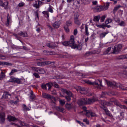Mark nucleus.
Here are the masks:
<instances>
[{"label": "nucleus", "mask_w": 127, "mask_h": 127, "mask_svg": "<svg viewBox=\"0 0 127 127\" xmlns=\"http://www.w3.org/2000/svg\"><path fill=\"white\" fill-rule=\"evenodd\" d=\"M97 100V98L95 97H94L92 98L87 99L86 98H83L78 100L77 103L79 105L89 104L95 102Z\"/></svg>", "instance_id": "f257e3e1"}, {"label": "nucleus", "mask_w": 127, "mask_h": 127, "mask_svg": "<svg viewBox=\"0 0 127 127\" xmlns=\"http://www.w3.org/2000/svg\"><path fill=\"white\" fill-rule=\"evenodd\" d=\"M113 102L117 106H119L121 108L127 109V107L126 106L124 105H121L116 99L114 98L111 99L109 101L106 103V104L107 105H111L112 104Z\"/></svg>", "instance_id": "f03ea898"}, {"label": "nucleus", "mask_w": 127, "mask_h": 127, "mask_svg": "<svg viewBox=\"0 0 127 127\" xmlns=\"http://www.w3.org/2000/svg\"><path fill=\"white\" fill-rule=\"evenodd\" d=\"M108 86H112L119 87L123 90H127V88L124 87L119 84H118L115 82H112L110 81H107Z\"/></svg>", "instance_id": "7ed1b4c3"}, {"label": "nucleus", "mask_w": 127, "mask_h": 127, "mask_svg": "<svg viewBox=\"0 0 127 127\" xmlns=\"http://www.w3.org/2000/svg\"><path fill=\"white\" fill-rule=\"evenodd\" d=\"M85 82L86 83L92 85H95L99 86H103L102 84V81L98 79L96 80L94 82H93L87 80H85Z\"/></svg>", "instance_id": "20e7f679"}, {"label": "nucleus", "mask_w": 127, "mask_h": 127, "mask_svg": "<svg viewBox=\"0 0 127 127\" xmlns=\"http://www.w3.org/2000/svg\"><path fill=\"white\" fill-rule=\"evenodd\" d=\"M31 68L33 70L37 72L39 74H44L46 73L45 71L42 68L32 67Z\"/></svg>", "instance_id": "39448f33"}, {"label": "nucleus", "mask_w": 127, "mask_h": 127, "mask_svg": "<svg viewBox=\"0 0 127 127\" xmlns=\"http://www.w3.org/2000/svg\"><path fill=\"white\" fill-rule=\"evenodd\" d=\"M61 91L62 92L66 93L69 96H65V97L67 101H69L71 99L70 97L71 96H72V94L69 91H67L66 90L64 89H61Z\"/></svg>", "instance_id": "423d86ee"}, {"label": "nucleus", "mask_w": 127, "mask_h": 127, "mask_svg": "<svg viewBox=\"0 0 127 127\" xmlns=\"http://www.w3.org/2000/svg\"><path fill=\"white\" fill-rule=\"evenodd\" d=\"M79 14L78 12H76L74 15V22L75 24L79 26L81 24L80 21L78 19Z\"/></svg>", "instance_id": "0eeeda50"}, {"label": "nucleus", "mask_w": 127, "mask_h": 127, "mask_svg": "<svg viewBox=\"0 0 127 127\" xmlns=\"http://www.w3.org/2000/svg\"><path fill=\"white\" fill-rule=\"evenodd\" d=\"M74 37L73 35H71L70 37V38L69 41L68 42L69 46H74V47H76V45L74 41Z\"/></svg>", "instance_id": "6e6552de"}, {"label": "nucleus", "mask_w": 127, "mask_h": 127, "mask_svg": "<svg viewBox=\"0 0 127 127\" xmlns=\"http://www.w3.org/2000/svg\"><path fill=\"white\" fill-rule=\"evenodd\" d=\"M122 46L121 45H118L115 46L113 49L112 53L113 54H117L120 51Z\"/></svg>", "instance_id": "1a4fd4ad"}, {"label": "nucleus", "mask_w": 127, "mask_h": 127, "mask_svg": "<svg viewBox=\"0 0 127 127\" xmlns=\"http://www.w3.org/2000/svg\"><path fill=\"white\" fill-rule=\"evenodd\" d=\"M5 113L1 112L0 113V122L1 124L3 123L5 121Z\"/></svg>", "instance_id": "9d476101"}, {"label": "nucleus", "mask_w": 127, "mask_h": 127, "mask_svg": "<svg viewBox=\"0 0 127 127\" xmlns=\"http://www.w3.org/2000/svg\"><path fill=\"white\" fill-rule=\"evenodd\" d=\"M51 63L50 61H45L43 62H37V65L39 66H43L45 65L50 64Z\"/></svg>", "instance_id": "9b49d317"}, {"label": "nucleus", "mask_w": 127, "mask_h": 127, "mask_svg": "<svg viewBox=\"0 0 127 127\" xmlns=\"http://www.w3.org/2000/svg\"><path fill=\"white\" fill-rule=\"evenodd\" d=\"M44 2L38 0V1H36L35 3L33 4L32 5L34 7L38 9L39 8L40 5L42 4Z\"/></svg>", "instance_id": "f8f14e48"}, {"label": "nucleus", "mask_w": 127, "mask_h": 127, "mask_svg": "<svg viewBox=\"0 0 127 127\" xmlns=\"http://www.w3.org/2000/svg\"><path fill=\"white\" fill-rule=\"evenodd\" d=\"M86 115L88 117H90V116L92 117L96 116V115L95 113L89 111H86Z\"/></svg>", "instance_id": "ddd939ff"}, {"label": "nucleus", "mask_w": 127, "mask_h": 127, "mask_svg": "<svg viewBox=\"0 0 127 127\" xmlns=\"http://www.w3.org/2000/svg\"><path fill=\"white\" fill-rule=\"evenodd\" d=\"M80 93L82 94H86V95H92L91 94H89L88 93V91H86L85 88H81L80 87Z\"/></svg>", "instance_id": "4468645a"}, {"label": "nucleus", "mask_w": 127, "mask_h": 127, "mask_svg": "<svg viewBox=\"0 0 127 127\" xmlns=\"http://www.w3.org/2000/svg\"><path fill=\"white\" fill-rule=\"evenodd\" d=\"M11 98V95L7 92L4 93L2 97V98L4 99L6 98L10 99Z\"/></svg>", "instance_id": "2eb2a0df"}, {"label": "nucleus", "mask_w": 127, "mask_h": 127, "mask_svg": "<svg viewBox=\"0 0 127 127\" xmlns=\"http://www.w3.org/2000/svg\"><path fill=\"white\" fill-rule=\"evenodd\" d=\"M61 24L60 22L58 21H57L54 22L52 24L53 27L55 28H58Z\"/></svg>", "instance_id": "dca6fc26"}, {"label": "nucleus", "mask_w": 127, "mask_h": 127, "mask_svg": "<svg viewBox=\"0 0 127 127\" xmlns=\"http://www.w3.org/2000/svg\"><path fill=\"white\" fill-rule=\"evenodd\" d=\"M7 119L9 121H15L16 120H18V119L16 118L15 117L12 116L10 115H8L7 117Z\"/></svg>", "instance_id": "f3484780"}, {"label": "nucleus", "mask_w": 127, "mask_h": 127, "mask_svg": "<svg viewBox=\"0 0 127 127\" xmlns=\"http://www.w3.org/2000/svg\"><path fill=\"white\" fill-rule=\"evenodd\" d=\"M47 45L48 47L52 48H55L56 46L55 44L52 42L47 43Z\"/></svg>", "instance_id": "a211bd4d"}, {"label": "nucleus", "mask_w": 127, "mask_h": 127, "mask_svg": "<svg viewBox=\"0 0 127 127\" xmlns=\"http://www.w3.org/2000/svg\"><path fill=\"white\" fill-rule=\"evenodd\" d=\"M50 95L44 93H43L42 94V97L44 98L49 99V98L50 97Z\"/></svg>", "instance_id": "6ab92c4d"}, {"label": "nucleus", "mask_w": 127, "mask_h": 127, "mask_svg": "<svg viewBox=\"0 0 127 127\" xmlns=\"http://www.w3.org/2000/svg\"><path fill=\"white\" fill-rule=\"evenodd\" d=\"M30 95H31L30 96V100L32 101L35 100L36 98L35 96L34 95L32 91H31Z\"/></svg>", "instance_id": "aec40b11"}, {"label": "nucleus", "mask_w": 127, "mask_h": 127, "mask_svg": "<svg viewBox=\"0 0 127 127\" xmlns=\"http://www.w3.org/2000/svg\"><path fill=\"white\" fill-rule=\"evenodd\" d=\"M94 8L96 10L97 12L104 10H103V7L101 6H95V7Z\"/></svg>", "instance_id": "412c9836"}, {"label": "nucleus", "mask_w": 127, "mask_h": 127, "mask_svg": "<svg viewBox=\"0 0 127 127\" xmlns=\"http://www.w3.org/2000/svg\"><path fill=\"white\" fill-rule=\"evenodd\" d=\"M65 107L68 110L70 109L74 108V106L72 105V103L70 104L67 103L65 105Z\"/></svg>", "instance_id": "4be33fe9"}, {"label": "nucleus", "mask_w": 127, "mask_h": 127, "mask_svg": "<svg viewBox=\"0 0 127 127\" xmlns=\"http://www.w3.org/2000/svg\"><path fill=\"white\" fill-rule=\"evenodd\" d=\"M23 80L22 79L16 78L15 83L18 84H21L23 83Z\"/></svg>", "instance_id": "5701e85b"}, {"label": "nucleus", "mask_w": 127, "mask_h": 127, "mask_svg": "<svg viewBox=\"0 0 127 127\" xmlns=\"http://www.w3.org/2000/svg\"><path fill=\"white\" fill-rule=\"evenodd\" d=\"M5 77V75L4 72L2 71L0 75V80H2Z\"/></svg>", "instance_id": "b1692460"}, {"label": "nucleus", "mask_w": 127, "mask_h": 127, "mask_svg": "<svg viewBox=\"0 0 127 127\" xmlns=\"http://www.w3.org/2000/svg\"><path fill=\"white\" fill-rule=\"evenodd\" d=\"M18 35H20L21 36H22L23 37H27L28 35L27 33L26 32H20V33H19Z\"/></svg>", "instance_id": "393cba45"}, {"label": "nucleus", "mask_w": 127, "mask_h": 127, "mask_svg": "<svg viewBox=\"0 0 127 127\" xmlns=\"http://www.w3.org/2000/svg\"><path fill=\"white\" fill-rule=\"evenodd\" d=\"M111 47H108L103 53V54L105 55L108 54V53L111 50Z\"/></svg>", "instance_id": "a878e982"}, {"label": "nucleus", "mask_w": 127, "mask_h": 127, "mask_svg": "<svg viewBox=\"0 0 127 127\" xmlns=\"http://www.w3.org/2000/svg\"><path fill=\"white\" fill-rule=\"evenodd\" d=\"M56 109L57 110L61 112L64 113L65 112V110L64 109L60 107H57Z\"/></svg>", "instance_id": "bb28decb"}, {"label": "nucleus", "mask_w": 127, "mask_h": 127, "mask_svg": "<svg viewBox=\"0 0 127 127\" xmlns=\"http://www.w3.org/2000/svg\"><path fill=\"white\" fill-rule=\"evenodd\" d=\"M109 33L108 32H104L101 33L99 35L100 37L101 38H103L106 35Z\"/></svg>", "instance_id": "cd10ccee"}, {"label": "nucleus", "mask_w": 127, "mask_h": 127, "mask_svg": "<svg viewBox=\"0 0 127 127\" xmlns=\"http://www.w3.org/2000/svg\"><path fill=\"white\" fill-rule=\"evenodd\" d=\"M18 70L16 69H13L11 71V72L9 73V75L10 76L13 75L14 73L17 72Z\"/></svg>", "instance_id": "c85d7f7f"}, {"label": "nucleus", "mask_w": 127, "mask_h": 127, "mask_svg": "<svg viewBox=\"0 0 127 127\" xmlns=\"http://www.w3.org/2000/svg\"><path fill=\"white\" fill-rule=\"evenodd\" d=\"M100 18V16H95L94 17L93 20L95 22H97L99 21Z\"/></svg>", "instance_id": "c756f323"}, {"label": "nucleus", "mask_w": 127, "mask_h": 127, "mask_svg": "<svg viewBox=\"0 0 127 127\" xmlns=\"http://www.w3.org/2000/svg\"><path fill=\"white\" fill-rule=\"evenodd\" d=\"M49 99L51 101V102L55 103V102L56 101V99L54 97L51 95L50 97L49 98Z\"/></svg>", "instance_id": "7c9ffc66"}, {"label": "nucleus", "mask_w": 127, "mask_h": 127, "mask_svg": "<svg viewBox=\"0 0 127 127\" xmlns=\"http://www.w3.org/2000/svg\"><path fill=\"white\" fill-rule=\"evenodd\" d=\"M16 79V78H15L14 77L11 76L10 77V78L9 81L15 83Z\"/></svg>", "instance_id": "2f4dec72"}, {"label": "nucleus", "mask_w": 127, "mask_h": 127, "mask_svg": "<svg viewBox=\"0 0 127 127\" xmlns=\"http://www.w3.org/2000/svg\"><path fill=\"white\" fill-rule=\"evenodd\" d=\"M7 21L6 23V25L8 26L9 24V22L10 21V18L9 15H7Z\"/></svg>", "instance_id": "473e14b6"}, {"label": "nucleus", "mask_w": 127, "mask_h": 127, "mask_svg": "<svg viewBox=\"0 0 127 127\" xmlns=\"http://www.w3.org/2000/svg\"><path fill=\"white\" fill-rule=\"evenodd\" d=\"M23 108L24 111H27L30 110V109L27 107L25 104L23 105Z\"/></svg>", "instance_id": "72a5a7b5"}, {"label": "nucleus", "mask_w": 127, "mask_h": 127, "mask_svg": "<svg viewBox=\"0 0 127 127\" xmlns=\"http://www.w3.org/2000/svg\"><path fill=\"white\" fill-rule=\"evenodd\" d=\"M109 2H107L106 3L105 5L103 7V10H105L107 9L108 8L109 6Z\"/></svg>", "instance_id": "f704fd0d"}, {"label": "nucleus", "mask_w": 127, "mask_h": 127, "mask_svg": "<svg viewBox=\"0 0 127 127\" xmlns=\"http://www.w3.org/2000/svg\"><path fill=\"white\" fill-rule=\"evenodd\" d=\"M8 4V2H5L2 4V5L1 6L4 7L6 9Z\"/></svg>", "instance_id": "c9c22d12"}, {"label": "nucleus", "mask_w": 127, "mask_h": 127, "mask_svg": "<svg viewBox=\"0 0 127 127\" xmlns=\"http://www.w3.org/2000/svg\"><path fill=\"white\" fill-rule=\"evenodd\" d=\"M121 26H124L126 25V23L123 21H121L119 24Z\"/></svg>", "instance_id": "e433bc0d"}, {"label": "nucleus", "mask_w": 127, "mask_h": 127, "mask_svg": "<svg viewBox=\"0 0 127 127\" xmlns=\"http://www.w3.org/2000/svg\"><path fill=\"white\" fill-rule=\"evenodd\" d=\"M42 13L46 15H47L46 17L47 18H48L49 17V13L48 11H44L42 12Z\"/></svg>", "instance_id": "4c0bfd02"}, {"label": "nucleus", "mask_w": 127, "mask_h": 127, "mask_svg": "<svg viewBox=\"0 0 127 127\" xmlns=\"http://www.w3.org/2000/svg\"><path fill=\"white\" fill-rule=\"evenodd\" d=\"M46 84L47 87H48V90H49L50 89H51L53 85L52 83H47Z\"/></svg>", "instance_id": "58836bf2"}, {"label": "nucleus", "mask_w": 127, "mask_h": 127, "mask_svg": "<svg viewBox=\"0 0 127 127\" xmlns=\"http://www.w3.org/2000/svg\"><path fill=\"white\" fill-rule=\"evenodd\" d=\"M72 22L70 20H68L67 21L66 23V25L68 26H70L71 25Z\"/></svg>", "instance_id": "ea45409f"}, {"label": "nucleus", "mask_w": 127, "mask_h": 127, "mask_svg": "<svg viewBox=\"0 0 127 127\" xmlns=\"http://www.w3.org/2000/svg\"><path fill=\"white\" fill-rule=\"evenodd\" d=\"M121 7L120 5H119L115 7L113 9L114 12H116Z\"/></svg>", "instance_id": "a19ab883"}, {"label": "nucleus", "mask_w": 127, "mask_h": 127, "mask_svg": "<svg viewBox=\"0 0 127 127\" xmlns=\"http://www.w3.org/2000/svg\"><path fill=\"white\" fill-rule=\"evenodd\" d=\"M97 1L96 0L95 1H93L92 2V8H94L95 7H94V5H97Z\"/></svg>", "instance_id": "79ce46f5"}, {"label": "nucleus", "mask_w": 127, "mask_h": 127, "mask_svg": "<svg viewBox=\"0 0 127 127\" xmlns=\"http://www.w3.org/2000/svg\"><path fill=\"white\" fill-rule=\"evenodd\" d=\"M112 19H108L106 20L105 22V23L106 24H108L109 23H111L112 22Z\"/></svg>", "instance_id": "37998d69"}, {"label": "nucleus", "mask_w": 127, "mask_h": 127, "mask_svg": "<svg viewBox=\"0 0 127 127\" xmlns=\"http://www.w3.org/2000/svg\"><path fill=\"white\" fill-rule=\"evenodd\" d=\"M85 31L86 35H88L89 34V33L88 31V26L86 25L85 26Z\"/></svg>", "instance_id": "c03bdc74"}, {"label": "nucleus", "mask_w": 127, "mask_h": 127, "mask_svg": "<svg viewBox=\"0 0 127 127\" xmlns=\"http://www.w3.org/2000/svg\"><path fill=\"white\" fill-rule=\"evenodd\" d=\"M105 113L107 115L109 116L110 117H113L112 115L111 114L110 111L108 110L106 111L105 112Z\"/></svg>", "instance_id": "a18cd8bd"}, {"label": "nucleus", "mask_w": 127, "mask_h": 127, "mask_svg": "<svg viewBox=\"0 0 127 127\" xmlns=\"http://www.w3.org/2000/svg\"><path fill=\"white\" fill-rule=\"evenodd\" d=\"M44 54L46 55H49L52 54L50 53V52L48 51H43Z\"/></svg>", "instance_id": "49530a36"}, {"label": "nucleus", "mask_w": 127, "mask_h": 127, "mask_svg": "<svg viewBox=\"0 0 127 127\" xmlns=\"http://www.w3.org/2000/svg\"><path fill=\"white\" fill-rule=\"evenodd\" d=\"M77 75H81L82 77H84L86 76L87 75L86 74L84 73H77Z\"/></svg>", "instance_id": "de8ad7c7"}, {"label": "nucleus", "mask_w": 127, "mask_h": 127, "mask_svg": "<svg viewBox=\"0 0 127 127\" xmlns=\"http://www.w3.org/2000/svg\"><path fill=\"white\" fill-rule=\"evenodd\" d=\"M59 101L60 104L62 105H63L65 103V101L64 100L60 99Z\"/></svg>", "instance_id": "09e8293b"}, {"label": "nucleus", "mask_w": 127, "mask_h": 127, "mask_svg": "<svg viewBox=\"0 0 127 127\" xmlns=\"http://www.w3.org/2000/svg\"><path fill=\"white\" fill-rule=\"evenodd\" d=\"M64 29L65 31L66 32H68L69 31V28L68 27L66 26H65L64 27Z\"/></svg>", "instance_id": "8fccbe9b"}, {"label": "nucleus", "mask_w": 127, "mask_h": 127, "mask_svg": "<svg viewBox=\"0 0 127 127\" xmlns=\"http://www.w3.org/2000/svg\"><path fill=\"white\" fill-rule=\"evenodd\" d=\"M81 1L85 4H87L89 3L88 0H81Z\"/></svg>", "instance_id": "3c124183"}, {"label": "nucleus", "mask_w": 127, "mask_h": 127, "mask_svg": "<svg viewBox=\"0 0 127 127\" xmlns=\"http://www.w3.org/2000/svg\"><path fill=\"white\" fill-rule=\"evenodd\" d=\"M33 75L36 78H40V76L39 74L37 73H34Z\"/></svg>", "instance_id": "603ef678"}, {"label": "nucleus", "mask_w": 127, "mask_h": 127, "mask_svg": "<svg viewBox=\"0 0 127 127\" xmlns=\"http://www.w3.org/2000/svg\"><path fill=\"white\" fill-rule=\"evenodd\" d=\"M63 44L65 46H69V44L68 41L64 42H63Z\"/></svg>", "instance_id": "864d4df0"}, {"label": "nucleus", "mask_w": 127, "mask_h": 127, "mask_svg": "<svg viewBox=\"0 0 127 127\" xmlns=\"http://www.w3.org/2000/svg\"><path fill=\"white\" fill-rule=\"evenodd\" d=\"M6 58L5 56L1 54H0V59H5Z\"/></svg>", "instance_id": "5fc2aeb1"}, {"label": "nucleus", "mask_w": 127, "mask_h": 127, "mask_svg": "<svg viewBox=\"0 0 127 127\" xmlns=\"http://www.w3.org/2000/svg\"><path fill=\"white\" fill-rule=\"evenodd\" d=\"M25 3L23 2H21L19 3L18 4V6L19 7H22L24 6Z\"/></svg>", "instance_id": "6e6d98bb"}, {"label": "nucleus", "mask_w": 127, "mask_h": 127, "mask_svg": "<svg viewBox=\"0 0 127 127\" xmlns=\"http://www.w3.org/2000/svg\"><path fill=\"white\" fill-rule=\"evenodd\" d=\"M48 12H50L51 13H52L53 12V9L52 8L50 7H49L48 9Z\"/></svg>", "instance_id": "4d7b16f0"}, {"label": "nucleus", "mask_w": 127, "mask_h": 127, "mask_svg": "<svg viewBox=\"0 0 127 127\" xmlns=\"http://www.w3.org/2000/svg\"><path fill=\"white\" fill-rule=\"evenodd\" d=\"M83 121L85 122L87 124H89V120L87 119H85L83 120Z\"/></svg>", "instance_id": "13d9d810"}, {"label": "nucleus", "mask_w": 127, "mask_h": 127, "mask_svg": "<svg viewBox=\"0 0 127 127\" xmlns=\"http://www.w3.org/2000/svg\"><path fill=\"white\" fill-rule=\"evenodd\" d=\"M41 87L42 88L44 89H46V88L47 87V84H42L41 85Z\"/></svg>", "instance_id": "bf43d9fd"}, {"label": "nucleus", "mask_w": 127, "mask_h": 127, "mask_svg": "<svg viewBox=\"0 0 127 127\" xmlns=\"http://www.w3.org/2000/svg\"><path fill=\"white\" fill-rule=\"evenodd\" d=\"M119 59H125V55L121 56L119 57Z\"/></svg>", "instance_id": "052dcab7"}, {"label": "nucleus", "mask_w": 127, "mask_h": 127, "mask_svg": "<svg viewBox=\"0 0 127 127\" xmlns=\"http://www.w3.org/2000/svg\"><path fill=\"white\" fill-rule=\"evenodd\" d=\"M106 17L104 15L102 16L101 18V22H103L104 21L105 18H106Z\"/></svg>", "instance_id": "680f3d73"}, {"label": "nucleus", "mask_w": 127, "mask_h": 127, "mask_svg": "<svg viewBox=\"0 0 127 127\" xmlns=\"http://www.w3.org/2000/svg\"><path fill=\"white\" fill-rule=\"evenodd\" d=\"M7 62H0V64H2L4 65H7Z\"/></svg>", "instance_id": "e2e57ef3"}, {"label": "nucleus", "mask_w": 127, "mask_h": 127, "mask_svg": "<svg viewBox=\"0 0 127 127\" xmlns=\"http://www.w3.org/2000/svg\"><path fill=\"white\" fill-rule=\"evenodd\" d=\"M77 47V49L79 50H80L82 49V46L80 45H78L77 46H76V47ZM76 48V47H75Z\"/></svg>", "instance_id": "0e129e2a"}, {"label": "nucleus", "mask_w": 127, "mask_h": 127, "mask_svg": "<svg viewBox=\"0 0 127 127\" xmlns=\"http://www.w3.org/2000/svg\"><path fill=\"white\" fill-rule=\"evenodd\" d=\"M77 31L76 29H75L74 30L73 33L74 35H76L77 33Z\"/></svg>", "instance_id": "69168bd1"}, {"label": "nucleus", "mask_w": 127, "mask_h": 127, "mask_svg": "<svg viewBox=\"0 0 127 127\" xmlns=\"http://www.w3.org/2000/svg\"><path fill=\"white\" fill-rule=\"evenodd\" d=\"M103 44L102 43H100L99 44V47L100 48H102L103 47Z\"/></svg>", "instance_id": "338daca9"}, {"label": "nucleus", "mask_w": 127, "mask_h": 127, "mask_svg": "<svg viewBox=\"0 0 127 127\" xmlns=\"http://www.w3.org/2000/svg\"><path fill=\"white\" fill-rule=\"evenodd\" d=\"M83 108L84 111V112L86 113V111H87L86 110L87 109L86 107L85 106L83 107Z\"/></svg>", "instance_id": "774afa93"}]
</instances>
